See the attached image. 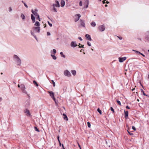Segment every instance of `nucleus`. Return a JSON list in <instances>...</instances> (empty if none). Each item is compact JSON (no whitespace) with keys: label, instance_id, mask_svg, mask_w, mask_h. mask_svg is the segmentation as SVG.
<instances>
[{"label":"nucleus","instance_id":"1","mask_svg":"<svg viewBox=\"0 0 149 149\" xmlns=\"http://www.w3.org/2000/svg\"><path fill=\"white\" fill-rule=\"evenodd\" d=\"M13 58L14 60L16 62L17 64L20 65L21 63V60L18 56L16 55H15L13 56Z\"/></svg>","mask_w":149,"mask_h":149},{"label":"nucleus","instance_id":"2","mask_svg":"<svg viewBox=\"0 0 149 149\" xmlns=\"http://www.w3.org/2000/svg\"><path fill=\"white\" fill-rule=\"evenodd\" d=\"M20 89L22 92L26 94L27 93V91L26 90V87L24 84H22L20 85Z\"/></svg>","mask_w":149,"mask_h":149},{"label":"nucleus","instance_id":"3","mask_svg":"<svg viewBox=\"0 0 149 149\" xmlns=\"http://www.w3.org/2000/svg\"><path fill=\"white\" fill-rule=\"evenodd\" d=\"M105 29V26L104 24L99 26L98 27V29L100 31L103 32L104 31Z\"/></svg>","mask_w":149,"mask_h":149},{"label":"nucleus","instance_id":"4","mask_svg":"<svg viewBox=\"0 0 149 149\" xmlns=\"http://www.w3.org/2000/svg\"><path fill=\"white\" fill-rule=\"evenodd\" d=\"M64 74L65 76L68 77L71 76V74L70 72L68 70H65L64 71Z\"/></svg>","mask_w":149,"mask_h":149},{"label":"nucleus","instance_id":"5","mask_svg":"<svg viewBox=\"0 0 149 149\" xmlns=\"http://www.w3.org/2000/svg\"><path fill=\"white\" fill-rule=\"evenodd\" d=\"M71 46L73 48H74L77 46L76 41H72L70 43Z\"/></svg>","mask_w":149,"mask_h":149},{"label":"nucleus","instance_id":"6","mask_svg":"<svg viewBox=\"0 0 149 149\" xmlns=\"http://www.w3.org/2000/svg\"><path fill=\"white\" fill-rule=\"evenodd\" d=\"M119 62L120 63L123 62L124 61H125L126 59V57H119L118 58Z\"/></svg>","mask_w":149,"mask_h":149},{"label":"nucleus","instance_id":"7","mask_svg":"<svg viewBox=\"0 0 149 149\" xmlns=\"http://www.w3.org/2000/svg\"><path fill=\"white\" fill-rule=\"evenodd\" d=\"M33 29L35 30V32H36L39 33L40 32V27H34L33 28Z\"/></svg>","mask_w":149,"mask_h":149},{"label":"nucleus","instance_id":"8","mask_svg":"<svg viewBox=\"0 0 149 149\" xmlns=\"http://www.w3.org/2000/svg\"><path fill=\"white\" fill-rule=\"evenodd\" d=\"M55 4H53V6H55L56 7H60V5L59 2L58 1L56 0L55 1Z\"/></svg>","mask_w":149,"mask_h":149},{"label":"nucleus","instance_id":"9","mask_svg":"<svg viewBox=\"0 0 149 149\" xmlns=\"http://www.w3.org/2000/svg\"><path fill=\"white\" fill-rule=\"evenodd\" d=\"M85 37L86 38L88 39V40L91 41V36L89 35L86 34L85 35Z\"/></svg>","mask_w":149,"mask_h":149},{"label":"nucleus","instance_id":"10","mask_svg":"<svg viewBox=\"0 0 149 149\" xmlns=\"http://www.w3.org/2000/svg\"><path fill=\"white\" fill-rule=\"evenodd\" d=\"M31 19L33 23H34L35 21V18L33 14L31 15Z\"/></svg>","mask_w":149,"mask_h":149},{"label":"nucleus","instance_id":"11","mask_svg":"<svg viewBox=\"0 0 149 149\" xmlns=\"http://www.w3.org/2000/svg\"><path fill=\"white\" fill-rule=\"evenodd\" d=\"M48 93L50 94V96L52 98H54V93L52 91H48Z\"/></svg>","mask_w":149,"mask_h":149},{"label":"nucleus","instance_id":"12","mask_svg":"<svg viewBox=\"0 0 149 149\" xmlns=\"http://www.w3.org/2000/svg\"><path fill=\"white\" fill-rule=\"evenodd\" d=\"M65 5V2L64 0H61V7L64 6Z\"/></svg>","mask_w":149,"mask_h":149},{"label":"nucleus","instance_id":"13","mask_svg":"<svg viewBox=\"0 0 149 149\" xmlns=\"http://www.w3.org/2000/svg\"><path fill=\"white\" fill-rule=\"evenodd\" d=\"M31 12L32 13L35 15L36 17H37V16L38 15V14L37 12H35L34 11V10H31Z\"/></svg>","mask_w":149,"mask_h":149},{"label":"nucleus","instance_id":"14","mask_svg":"<svg viewBox=\"0 0 149 149\" xmlns=\"http://www.w3.org/2000/svg\"><path fill=\"white\" fill-rule=\"evenodd\" d=\"M25 113L26 114V115L27 116H29L30 115V113L29 111L27 109L25 111Z\"/></svg>","mask_w":149,"mask_h":149},{"label":"nucleus","instance_id":"15","mask_svg":"<svg viewBox=\"0 0 149 149\" xmlns=\"http://www.w3.org/2000/svg\"><path fill=\"white\" fill-rule=\"evenodd\" d=\"M81 24L83 27L85 26V23L84 22V20H81Z\"/></svg>","mask_w":149,"mask_h":149},{"label":"nucleus","instance_id":"16","mask_svg":"<svg viewBox=\"0 0 149 149\" xmlns=\"http://www.w3.org/2000/svg\"><path fill=\"white\" fill-rule=\"evenodd\" d=\"M31 35L34 36V37L36 39V40H37V37H36V36L35 35L34 33V32H33L31 31Z\"/></svg>","mask_w":149,"mask_h":149},{"label":"nucleus","instance_id":"17","mask_svg":"<svg viewBox=\"0 0 149 149\" xmlns=\"http://www.w3.org/2000/svg\"><path fill=\"white\" fill-rule=\"evenodd\" d=\"M63 115L64 116L63 118L65 120H68V119L65 113H63Z\"/></svg>","mask_w":149,"mask_h":149},{"label":"nucleus","instance_id":"18","mask_svg":"<svg viewBox=\"0 0 149 149\" xmlns=\"http://www.w3.org/2000/svg\"><path fill=\"white\" fill-rule=\"evenodd\" d=\"M71 72L74 76H75L76 74V72L75 70H72Z\"/></svg>","mask_w":149,"mask_h":149},{"label":"nucleus","instance_id":"19","mask_svg":"<svg viewBox=\"0 0 149 149\" xmlns=\"http://www.w3.org/2000/svg\"><path fill=\"white\" fill-rule=\"evenodd\" d=\"M34 25L37 27H39L40 26V23L36 21L34 24Z\"/></svg>","mask_w":149,"mask_h":149},{"label":"nucleus","instance_id":"20","mask_svg":"<svg viewBox=\"0 0 149 149\" xmlns=\"http://www.w3.org/2000/svg\"><path fill=\"white\" fill-rule=\"evenodd\" d=\"M124 112L125 113V118H127L128 116V111H125V110L124 111Z\"/></svg>","mask_w":149,"mask_h":149},{"label":"nucleus","instance_id":"21","mask_svg":"<svg viewBox=\"0 0 149 149\" xmlns=\"http://www.w3.org/2000/svg\"><path fill=\"white\" fill-rule=\"evenodd\" d=\"M21 17L22 18L23 20H24L25 19L24 15L22 13L21 14Z\"/></svg>","mask_w":149,"mask_h":149},{"label":"nucleus","instance_id":"22","mask_svg":"<svg viewBox=\"0 0 149 149\" xmlns=\"http://www.w3.org/2000/svg\"><path fill=\"white\" fill-rule=\"evenodd\" d=\"M91 24L92 26L93 27H95L96 25V23H95V22H92L91 23Z\"/></svg>","mask_w":149,"mask_h":149},{"label":"nucleus","instance_id":"23","mask_svg":"<svg viewBox=\"0 0 149 149\" xmlns=\"http://www.w3.org/2000/svg\"><path fill=\"white\" fill-rule=\"evenodd\" d=\"M51 52L53 53L54 54H55L56 52V51L55 49H53L52 51H51Z\"/></svg>","mask_w":149,"mask_h":149},{"label":"nucleus","instance_id":"24","mask_svg":"<svg viewBox=\"0 0 149 149\" xmlns=\"http://www.w3.org/2000/svg\"><path fill=\"white\" fill-rule=\"evenodd\" d=\"M51 56L52 57L53 59L54 60H56L57 58L54 55L51 54Z\"/></svg>","mask_w":149,"mask_h":149},{"label":"nucleus","instance_id":"25","mask_svg":"<svg viewBox=\"0 0 149 149\" xmlns=\"http://www.w3.org/2000/svg\"><path fill=\"white\" fill-rule=\"evenodd\" d=\"M133 51H134L137 54L139 55L140 54H141V53L138 51L134 50H133Z\"/></svg>","mask_w":149,"mask_h":149},{"label":"nucleus","instance_id":"26","mask_svg":"<svg viewBox=\"0 0 149 149\" xmlns=\"http://www.w3.org/2000/svg\"><path fill=\"white\" fill-rule=\"evenodd\" d=\"M60 54L61 56L63 57L64 58H65V56L63 54V52H61L60 53Z\"/></svg>","mask_w":149,"mask_h":149},{"label":"nucleus","instance_id":"27","mask_svg":"<svg viewBox=\"0 0 149 149\" xmlns=\"http://www.w3.org/2000/svg\"><path fill=\"white\" fill-rule=\"evenodd\" d=\"M33 84L36 85V86L37 87L38 86V83L36 82L34 80L33 81Z\"/></svg>","mask_w":149,"mask_h":149},{"label":"nucleus","instance_id":"28","mask_svg":"<svg viewBox=\"0 0 149 149\" xmlns=\"http://www.w3.org/2000/svg\"><path fill=\"white\" fill-rule=\"evenodd\" d=\"M34 129L35 130V131H37V132H40V131L38 129V128H37V127H34Z\"/></svg>","mask_w":149,"mask_h":149},{"label":"nucleus","instance_id":"29","mask_svg":"<svg viewBox=\"0 0 149 149\" xmlns=\"http://www.w3.org/2000/svg\"><path fill=\"white\" fill-rule=\"evenodd\" d=\"M97 111L100 113V114H102V111L100 110L99 108L97 109Z\"/></svg>","mask_w":149,"mask_h":149},{"label":"nucleus","instance_id":"30","mask_svg":"<svg viewBox=\"0 0 149 149\" xmlns=\"http://www.w3.org/2000/svg\"><path fill=\"white\" fill-rule=\"evenodd\" d=\"M87 125L88 127L90 128L91 127V124L90 122H87Z\"/></svg>","mask_w":149,"mask_h":149},{"label":"nucleus","instance_id":"31","mask_svg":"<svg viewBox=\"0 0 149 149\" xmlns=\"http://www.w3.org/2000/svg\"><path fill=\"white\" fill-rule=\"evenodd\" d=\"M36 18L37 19L39 20V21H40V17H39V15H38L37 16V17H36Z\"/></svg>","mask_w":149,"mask_h":149},{"label":"nucleus","instance_id":"32","mask_svg":"<svg viewBox=\"0 0 149 149\" xmlns=\"http://www.w3.org/2000/svg\"><path fill=\"white\" fill-rule=\"evenodd\" d=\"M77 16H78V19L77 20H78L79 19V18H80V17H81V15H80L79 14H77Z\"/></svg>","mask_w":149,"mask_h":149},{"label":"nucleus","instance_id":"33","mask_svg":"<svg viewBox=\"0 0 149 149\" xmlns=\"http://www.w3.org/2000/svg\"><path fill=\"white\" fill-rule=\"evenodd\" d=\"M87 44L89 46H91V43L89 42H87Z\"/></svg>","mask_w":149,"mask_h":149},{"label":"nucleus","instance_id":"34","mask_svg":"<svg viewBox=\"0 0 149 149\" xmlns=\"http://www.w3.org/2000/svg\"><path fill=\"white\" fill-rule=\"evenodd\" d=\"M110 110L112 111L113 113L114 112V111L112 107H111L110 108Z\"/></svg>","mask_w":149,"mask_h":149},{"label":"nucleus","instance_id":"35","mask_svg":"<svg viewBox=\"0 0 149 149\" xmlns=\"http://www.w3.org/2000/svg\"><path fill=\"white\" fill-rule=\"evenodd\" d=\"M47 23H48V24L49 25V26L50 27L52 26V24H51V23H50L49 21H48L47 22Z\"/></svg>","mask_w":149,"mask_h":149},{"label":"nucleus","instance_id":"36","mask_svg":"<svg viewBox=\"0 0 149 149\" xmlns=\"http://www.w3.org/2000/svg\"><path fill=\"white\" fill-rule=\"evenodd\" d=\"M9 11L10 12H11L12 10V9L11 7H9L8 8Z\"/></svg>","mask_w":149,"mask_h":149},{"label":"nucleus","instance_id":"37","mask_svg":"<svg viewBox=\"0 0 149 149\" xmlns=\"http://www.w3.org/2000/svg\"><path fill=\"white\" fill-rule=\"evenodd\" d=\"M52 82L53 86L54 87L55 86V82L53 80H52Z\"/></svg>","mask_w":149,"mask_h":149},{"label":"nucleus","instance_id":"38","mask_svg":"<svg viewBox=\"0 0 149 149\" xmlns=\"http://www.w3.org/2000/svg\"><path fill=\"white\" fill-rule=\"evenodd\" d=\"M53 10L54 11V12H57V10H56V9L54 7V8H53Z\"/></svg>","mask_w":149,"mask_h":149},{"label":"nucleus","instance_id":"39","mask_svg":"<svg viewBox=\"0 0 149 149\" xmlns=\"http://www.w3.org/2000/svg\"><path fill=\"white\" fill-rule=\"evenodd\" d=\"M117 103L119 105H120L121 104V103H120V101H119V100H117Z\"/></svg>","mask_w":149,"mask_h":149},{"label":"nucleus","instance_id":"40","mask_svg":"<svg viewBox=\"0 0 149 149\" xmlns=\"http://www.w3.org/2000/svg\"><path fill=\"white\" fill-rule=\"evenodd\" d=\"M141 90H142V91L143 92V95H146V96H147V95H146L144 91L142 89H141Z\"/></svg>","mask_w":149,"mask_h":149},{"label":"nucleus","instance_id":"41","mask_svg":"<svg viewBox=\"0 0 149 149\" xmlns=\"http://www.w3.org/2000/svg\"><path fill=\"white\" fill-rule=\"evenodd\" d=\"M85 3H86V4H89L88 0H86L85 1Z\"/></svg>","mask_w":149,"mask_h":149},{"label":"nucleus","instance_id":"42","mask_svg":"<svg viewBox=\"0 0 149 149\" xmlns=\"http://www.w3.org/2000/svg\"><path fill=\"white\" fill-rule=\"evenodd\" d=\"M132 129L133 130H136V129L135 128V127L134 126H133L132 127Z\"/></svg>","mask_w":149,"mask_h":149},{"label":"nucleus","instance_id":"43","mask_svg":"<svg viewBox=\"0 0 149 149\" xmlns=\"http://www.w3.org/2000/svg\"><path fill=\"white\" fill-rule=\"evenodd\" d=\"M79 4L80 6H82V2L81 1H80L79 2Z\"/></svg>","mask_w":149,"mask_h":149},{"label":"nucleus","instance_id":"44","mask_svg":"<svg viewBox=\"0 0 149 149\" xmlns=\"http://www.w3.org/2000/svg\"><path fill=\"white\" fill-rule=\"evenodd\" d=\"M127 132L128 133L131 135H133V134L132 133H131L129 132L128 131H127Z\"/></svg>","mask_w":149,"mask_h":149},{"label":"nucleus","instance_id":"45","mask_svg":"<svg viewBox=\"0 0 149 149\" xmlns=\"http://www.w3.org/2000/svg\"><path fill=\"white\" fill-rule=\"evenodd\" d=\"M51 35L50 33L49 32H47V36H50Z\"/></svg>","mask_w":149,"mask_h":149},{"label":"nucleus","instance_id":"46","mask_svg":"<svg viewBox=\"0 0 149 149\" xmlns=\"http://www.w3.org/2000/svg\"><path fill=\"white\" fill-rule=\"evenodd\" d=\"M79 48L82 47V48H84V45H81V46H79Z\"/></svg>","mask_w":149,"mask_h":149},{"label":"nucleus","instance_id":"47","mask_svg":"<svg viewBox=\"0 0 149 149\" xmlns=\"http://www.w3.org/2000/svg\"><path fill=\"white\" fill-rule=\"evenodd\" d=\"M78 38L81 41H82V39L80 37H79Z\"/></svg>","mask_w":149,"mask_h":149},{"label":"nucleus","instance_id":"48","mask_svg":"<svg viewBox=\"0 0 149 149\" xmlns=\"http://www.w3.org/2000/svg\"><path fill=\"white\" fill-rule=\"evenodd\" d=\"M24 4L25 7H26V8H28V7L27 5L25 3H24Z\"/></svg>","mask_w":149,"mask_h":149},{"label":"nucleus","instance_id":"49","mask_svg":"<svg viewBox=\"0 0 149 149\" xmlns=\"http://www.w3.org/2000/svg\"><path fill=\"white\" fill-rule=\"evenodd\" d=\"M117 37L120 40H121L122 39V38L121 37H118V36H117Z\"/></svg>","mask_w":149,"mask_h":149},{"label":"nucleus","instance_id":"50","mask_svg":"<svg viewBox=\"0 0 149 149\" xmlns=\"http://www.w3.org/2000/svg\"><path fill=\"white\" fill-rule=\"evenodd\" d=\"M52 99L54 100V101L55 102V103H56V99L54 98H54H53Z\"/></svg>","mask_w":149,"mask_h":149},{"label":"nucleus","instance_id":"51","mask_svg":"<svg viewBox=\"0 0 149 149\" xmlns=\"http://www.w3.org/2000/svg\"><path fill=\"white\" fill-rule=\"evenodd\" d=\"M52 99L54 100V101L55 102V103H56V99L54 98H54H53Z\"/></svg>","mask_w":149,"mask_h":149},{"label":"nucleus","instance_id":"52","mask_svg":"<svg viewBox=\"0 0 149 149\" xmlns=\"http://www.w3.org/2000/svg\"><path fill=\"white\" fill-rule=\"evenodd\" d=\"M52 99L54 100V101L55 102V103H56V99L54 98H54H53Z\"/></svg>","mask_w":149,"mask_h":149},{"label":"nucleus","instance_id":"53","mask_svg":"<svg viewBox=\"0 0 149 149\" xmlns=\"http://www.w3.org/2000/svg\"><path fill=\"white\" fill-rule=\"evenodd\" d=\"M57 139H58V142H60V140L59 139V136H58V137H57Z\"/></svg>","mask_w":149,"mask_h":149},{"label":"nucleus","instance_id":"54","mask_svg":"<svg viewBox=\"0 0 149 149\" xmlns=\"http://www.w3.org/2000/svg\"><path fill=\"white\" fill-rule=\"evenodd\" d=\"M126 108L127 109H130V108L128 107V106H126Z\"/></svg>","mask_w":149,"mask_h":149},{"label":"nucleus","instance_id":"55","mask_svg":"<svg viewBox=\"0 0 149 149\" xmlns=\"http://www.w3.org/2000/svg\"><path fill=\"white\" fill-rule=\"evenodd\" d=\"M106 0H104L103 1H102V3H103V4H104L105 3H106L105 1H106Z\"/></svg>","mask_w":149,"mask_h":149},{"label":"nucleus","instance_id":"56","mask_svg":"<svg viewBox=\"0 0 149 149\" xmlns=\"http://www.w3.org/2000/svg\"><path fill=\"white\" fill-rule=\"evenodd\" d=\"M62 146L63 148V149H65V148L64 147V145L63 144H62Z\"/></svg>","mask_w":149,"mask_h":149},{"label":"nucleus","instance_id":"57","mask_svg":"<svg viewBox=\"0 0 149 149\" xmlns=\"http://www.w3.org/2000/svg\"><path fill=\"white\" fill-rule=\"evenodd\" d=\"M88 4H86V8H87L88 7Z\"/></svg>","mask_w":149,"mask_h":149},{"label":"nucleus","instance_id":"58","mask_svg":"<svg viewBox=\"0 0 149 149\" xmlns=\"http://www.w3.org/2000/svg\"><path fill=\"white\" fill-rule=\"evenodd\" d=\"M34 11L35 12H37V11H38V10L37 9H35V10H34Z\"/></svg>","mask_w":149,"mask_h":149},{"label":"nucleus","instance_id":"59","mask_svg":"<svg viewBox=\"0 0 149 149\" xmlns=\"http://www.w3.org/2000/svg\"><path fill=\"white\" fill-rule=\"evenodd\" d=\"M140 54L141 55H142L143 56V57H145V55L144 54H143L141 53V54Z\"/></svg>","mask_w":149,"mask_h":149},{"label":"nucleus","instance_id":"60","mask_svg":"<svg viewBox=\"0 0 149 149\" xmlns=\"http://www.w3.org/2000/svg\"><path fill=\"white\" fill-rule=\"evenodd\" d=\"M2 98L1 97H0V102H1V101L2 100Z\"/></svg>","mask_w":149,"mask_h":149},{"label":"nucleus","instance_id":"61","mask_svg":"<svg viewBox=\"0 0 149 149\" xmlns=\"http://www.w3.org/2000/svg\"><path fill=\"white\" fill-rule=\"evenodd\" d=\"M17 86L18 88H20V87L21 88V86L19 84H18Z\"/></svg>","mask_w":149,"mask_h":149},{"label":"nucleus","instance_id":"62","mask_svg":"<svg viewBox=\"0 0 149 149\" xmlns=\"http://www.w3.org/2000/svg\"><path fill=\"white\" fill-rule=\"evenodd\" d=\"M106 3H107V4H108L109 3V1H106Z\"/></svg>","mask_w":149,"mask_h":149},{"label":"nucleus","instance_id":"63","mask_svg":"<svg viewBox=\"0 0 149 149\" xmlns=\"http://www.w3.org/2000/svg\"><path fill=\"white\" fill-rule=\"evenodd\" d=\"M59 142V146H61V144L60 142Z\"/></svg>","mask_w":149,"mask_h":149},{"label":"nucleus","instance_id":"64","mask_svg":"<svg viewBox=\"0 0 149 149\" xmlns=\"http://www.w3.org/2000/svg\"><path fill=\"white\" fill-rule=\"evenodd\" d=\"M80 45H81V44H80V43H79V44H78V45H77V46H79H79H80Z\"/></svg>","mask_w":149,"mask_h":149}]
</instances>
